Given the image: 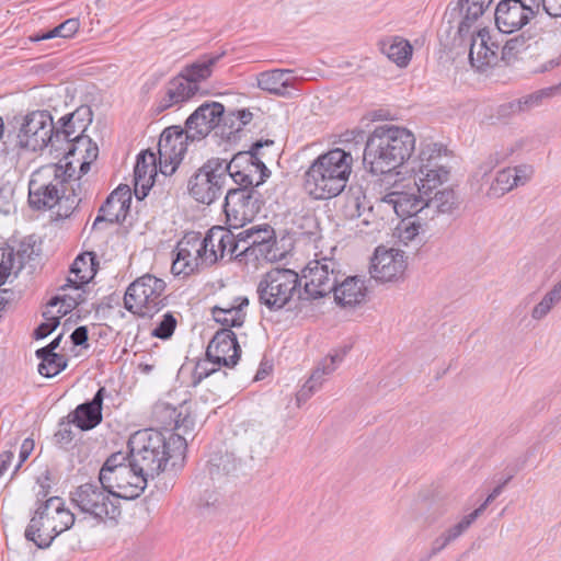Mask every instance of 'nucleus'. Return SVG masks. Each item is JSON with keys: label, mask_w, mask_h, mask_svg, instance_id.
I'll return each mask as SVG.
<instances>
[{"label": "nucleus", "mask_w": 561, "mask_h": 561, "mask_svg": "<svg viewBox=\"0 0 561 561\" xmlns=\"http://www.w3.org/2000/svg\"><path fill=\"white\" fill-rule=\"evenodd\" d=\"M415 141L414 134L405 127L376 126L365 145L364 164L375 175L391 173L411 158Z\"/></svg>", "instance_id": "obj_1"}, {"label": "nucleus", "mask_w": 561, "mask_h": 561, "mask_svg": "<svg viewBox=\"0 0 561 561\" xmlns=\"http://www.w3.org/2000/svg\"><path fill=\"white\" fill-rule=\"evenodd\" d=\"M187 447L186 440L180 434H169L146 428L137 431L128 439L129 453L134 467L148 479H153L167 469L170 460L173 466L176 460H183Z\"/></svg>", "instance_id": "obj_2"}, {"label": "nucleus", "mask_w": 561, "mask_h": 561, "mask_svg": "<svg viewBox=\"0 0 561 561\" xmlns=\"http://www.w3.org/2000/svg\"><path fill=\"white\" fill-rule=\"evenodd\" d=\"M353 157L341 148L320 154L305 173V190L314 199L340 195L352 172Z\"/></svg>", "instance_id": "obj_3"}, {"label": "nucleus", "mask_w": 561, "mask_h": 561, "mask_svg": "<svg viewBox=\"0 0 561 561\" xmlns=\"http://www.w3.org/2000/svg\"><path fill=\"white\" fill-rule=\"evenodd\" d=\"M75 519V514L65 507L61 497L50 496L47 500L38 497L37 507L24 536L37 548L46 549L58 535L72 527Z\"/></svg>", "instance_id": "obj_4"}, {"label": "nucleus", "mask_w": 561, "mask_h": 561, "mask_svg": "<svg viewBox=\"0 0 561 561\" xmlns=\"http://www.w3.org/2000/svg\"><path fill=\"white\" fill-rule=\"evenodd\" d=\"M148 478L134 467L125 453L112 454L103 463L99 482L108 488L115 499L134 500L146 489Z\"/></svg>", "instance_id": "obj_5"}, {"label": "nucleus", "mask_w": 561, "mask_h": 561, "mask_svg": "<svg viewBox=\"0 0 561 561\" xmlns=\"http://www.w3.org/2000/svg\"><path fill=\"white\" fill-rule=\"evenodd\" d=\"M299 275L289 268L275 267L265 273L256 286L260 305L272 312L283 310L297 296L304 299Z\"/></svg>", "instance_id": "obj_6"}, {"label": "nucleus", "mask_w": 561, "mask_h": 561, "mask_svg": "<svg viewBox=\"0 0 561 561\" xmlns=\"http://www.w3.org/2000/svg\"><path fill=\"white\" fill-rule=\"evenodd\" d=\"M167 284L162 278L145 274L129 284L124 296V307L139 317H152L167 305Z\"/></svg>", "instance_id": "obj_7"}, {"label": "nucleus", "mask_w": 561, "mask_h": 561, "mask_svg": "<svg viewBox=\"0 0 561 561\" xmlns=\"http://www.w3.org/2000/svg\"><path fill=\"white\" fill-rule=\"evenodd\" d=\"M273 145V140H260L254 142L250 150L236 153L229 162L224 159L226 175H229L240 187L248 190H254L263 184L271 175V171L262 161L261 149Z\"/></svg>", "instance_id": "obj_8"}, {"label": "nucleus", "mask_w": 561, "mask_h": 561, "mask_svg": "<svg viewBox=\"0 0 561 561\" xmlns=\"http://www.w3.org/2000/svg\"><path fill=\"white\" fill-rule=\"evenodd\" d=\"M68 169L50 163L36 170L28 182V204L33 209H50L64 194V182L71 178Z\"/></svg>", "instance_id": "obj_9"}, {"label": "nucleus", "mask_w": 561, "mask_h": 561, "mask_svg": "<svg viewBox=\"0 0 561 561\" xmlns=\"http://www.w3.org/2000/svg\"><path fill=\"white\" fill-rule=\"evenodd\" d=\"M16 124L15 148L36 152L51 146L54 118L46 110H36L14 117Z\"/></svg>", "instance_id": "obj_10"}, {"label": "nucleus", "mask_w": 561, "mask_h": 561, "mask_svg": "<svg viewBox=\"0 0 561 561\" xmlns=\"http://www.w3.org/2000/svg\"><path fill=\"white\" fill-rule=\"evenodd\" d=\"M343 276L341 265L333 257L316 254L302 270L304 299L316 300L332 293Z\"/></svg>", "instance_id": "obj_11"}, {"label": "nucleus", "mask_w": 561, "mask_h": 561, "mask_svg": "<svg viewBox=\"0 0 561 561\" xmlns=\"http://www.w3.org/2000/svg\"><path fill=\"white\" fill-rule=\"evenodd\" d=\"M71 501L82 513L98 520L115 519L121 514L117 499L101 483L99 485L95 482H88L79 485L72 492Z\"/></svg>", "instance_id": "obj_12"}, {"label": "nucleus", "mask_w": 561, "mask_h": 561, "mask_svg": "<svg viewBox=\"0 0 561 561\" xmlns=\"http://www.w3.org/2000/svg\"><path fill=\"white\" fill-rule=\"evenodd\" d=\"M226 181L224 159L213 158L190 178L188 193L197 203L210 205L221 196Z\"/></svg>", "instance_id": "obj_13"}, {"label": "nucleus", "mask_w": 561, "mask_h": 561, "mask_svg": "<svg viewBox=\"0 0 561 561\" xmlns=\"http://www.w3.org/2000/svg\"><path fill=\"white\" fill-rule=\"evenodd\" d=\"M261 195L255 190L244 187L229 190L224 204L229 227L238 229L251 222L261 210Z\"/></svg>", "instance_id": "obj_14"}, {"label": "nucleus", "mask_w": 561, "mask_h": 561, "mask_svg": "<svg viewBox=\"0 0 561 561\" xmlns=\"http://www.w3.org/2000/svg\"><path fill=\"white\" fill-rule=\"evenodd\" d=\"M190 139L185 128L180 126L167 127L158 142L159 169L164 175H171L182 161Z\"/></svg>", "instance_id": "obj_15"}, {"label": "nucleus", "mask_w": 561, "mask_h": 561, "mask_svg": "<svg viewBox=\"0 0 561 561\" xmlns=\"http://www.w3.org/2000/svg\"><path fill=\"white\" fill-rule=\"evenodd\" d=\"M204 245V262L206 266L215 264L219 259L240 256V241L230 229L221 226H214L202 239Z\"/></svg>", "instance_id": "obj_16"}, {"label": "nucleus", "mask_w": 561, "mask_h": 561, "mask_svg": "<svg viewBox=\"0 0 561 561\" xmlns=\"http://www.w3.org/2000/svg\"><path fill=\"white\" fill-rule=\"evenodd\" d=\"M407 265L403 251L378 247L370 262L369 274L381 283L397 282L403 277Z\"/></svg>", "instance_id": "obj_17"}, {"label": "nucleus", "mask_w": 561, "mask_h": 561, "mask_svg": "<svg viewBox=\"0 0 561 561\" xmlns=\"http://www.w3.org/2000/svg\"><path fill=\"white\" fill-rule=\"evenodd\" d=\"M225 107L219 102H205L185 121V130L191 141L204 139L214 128L224 122Z\"/></svg>", "instance_id": "obj_18"}, {"label": "nucleus", "mask_w": 561, "mask_h": 561, "mask_svg": "<svg viewBox=\"0 0 561 561\" xmlns=\"http://www.w3.org/2000/svg\"><path fill=\"white\" fill-rule=\"evenodd\" d=\"M240 354L241 348L237 341L236 333L230 329L218 330L206 350V357L210 363L226 367L236 366Z\"/></svg>", "instance_id": "obj_19"}, {"label": "nucleus", "mask_w": 561, "mask_h": 561, "mask_svg": "<svg viewBox=\"0 0 561 561\" xmlns=\"http://www.w3.org/2000/svg\"><path fill=\"white\" fill-rule=\"evenodd\" d=\"M533 16L534 10L522 0H502L495 10V24L501 33L511 34L525 26Z\"/></svg>", "instance_id": "obj_20"}, {"label": "nucleus", "mask_w": 561, "mask_h": 561, "mask_svg": "<svg viewBox=\"0 0 561 561\" xmlns=\"http://www.w3.org/2000/svg\"><path fill=\"white\" fill-rule=\"evenodd\" d=\"M199 91V85H193L184 76L179 73L167 82L158 95L153 112L159 115L164 111L191 100Z\"/></svg>", "instance_id": "obj_21"}, {"label": "nucleus", "mask_w": 561, "mask_h": 561, "mask_svg": "<svg viewBox=\"0 0 561 561\" xmlns=\"http://www.w3.org/2000/svg\"><path fill=\"white\" fill-rule=\"evenodd\" d=\"M131 202L130 188L127 185H119L106 198L99 209V214L92 228H98L102 222L114 225L125 219Z\"/></svg>", "instance_id": "obj_22"}, {"label": "nucleus", "mask_w": 561, "mask_h": 561, "mask_svg": "<svg viewBox=\"0 0 561 561\" xmlns=\"http://www.w3.org/2000/svg\"><path fill=\"white\" fill-rule=\"evenodd\" d=\"M534 175L530 164H519L514 168H504L496 173L488 190V196L500 198L518 186L526 185Z\"/></svg>", "instance_id": "obj_23"}, {"label": "nucleus", "mask_w": 561, "mask_h": 561, "mask_svg": "<svg viewBox=\"0 0 561 561\" xmlns=\"http://www.w3.org/2000/svg\"><path fill=\"white\" fill-rule=\"evenodd\" d=\"M344 355V352H335L318 363L309 379L296 394L298 405L306 402L313 393L321 389L327 377L331 376L342 363Z\"/></svg>", "instance_id": "obj_24"}, {"label": "nucleus", "mask_w": 561, "mask_h": 561, "mask_svg": "<svg viewBox=\"0 0 561 561\" xmlns=\"http://www.w3.org/2000/svg\"><path fill=\"white\" fill-rule=\"evenodd\" d=\"M154 415L165 427H171L173 432H169L168 435L180 434L186 440L185 435L194 431L195 420L186 404L179 408L171 407L168 403L157 404Z\"/></svg>", "instance_id": "obj_25"}, {"label": "nucleus", "mask_w": 561, "mask_h": 561, "mask_svg": "<svg viewBox=\"0 0 561 561\" xmlns=\"http://www.w3.org/2000/svg\"><path fill=\"white\" fill-rule=\"evenodd\" d=\"M427 194L415 192L392 191L380 198V203L389 207L399 217H412L425 213Z\"/></svg>", "instance_id": "obj_26"}, {"label": "nucleus", "mask_w": 561, "mask_h": 561, "mask_svg": "<svg viewBox=\"0 0 561 561\" xmlns=\"http://www.w3.org/2000/svg\"><path fill=\"white\" fill-rule=\"evenodd\" d=\"M240 244L243 243L240 254L256 255V251L264 255L270 252L275 242V231L267 225L252 226L238 234Z\"/></svg>", "instance_id": "obj_27"}, {"label": "nucleus", "mask_w": 561, "mask_h": 561, "mask_svg": "<svg viewBox=\"0 0 561 561\" xmlns=\"http://www.w3.org/2000/svg\"><path fill=\"white\" fill-rule=\"evenodd\" d=\"M469 59L472 67L478 70L496 65L499 44L491 41L490 31L486 27L480 28L476 36H472Z\"/></svg>", "instance_id": "obj_28"}, {"label": "nucleus", "mask_w": 561, "mask_h": 561, "mask_svg": "<svg viewBox=\"0 0 561 561\" xmlns=\"http://www.w3.org/2000/svg\"><path fill=\"white\" fill-rule=\"evenodd\" d=\"M104 393L105 388L101 387L91 401L79 404L75 411L68 415L70 422L81 431H90L96 427L103 419L102 405Z\"/></svg>", "instance_id": "obj_29"}, {"label": "nucleus", "mask_w": 561, "mask_h": 561, "mask_svg": "<svg viewBox=\"0 0 561 561\" xmlns=\"http://www.w3.org/2000/svg\"><path fill=\"white\" fill-rule=\"evenodd\" d=\"M157 175V158L150 150L138 154L134 169L135 195L138 199L145 198L154 183Z\"/></svg>", "instance_id": "obj_30"}, {"label": "nucleus", "mask_w": 561, "mask_h": 561, "mask_svg": "<svg viewBox=\"0 0 561 561\" xmlns=\"http://www.w3.org/2000/svg\"><path fill=\"white\" fill-rule=\"evenodd\" d=\"M334 301L342 308H353L365 301L367 287L358 276H348L335 285L332 290Z\"/></svg>", "instance_id": "obj_31"}, {"label": "nucleus", "mask_w": 561, "mask_h": 561, "mask_svg": "<svg viewBox=\"0 0 561 561\" xmlns=\"http://www.w3.org/2000/svg\"><path fill=\"white\" fill-rule=\"evenodd\" d=\"M290 69H273L260 72L256 76L257 87L271 94L277 96H289V88H293L295 79L290 78Z\"/></svg>", "instance_id": "obj_32"}, {"label": "nucleus", "mask_w": 561, "mask_h": 561, "mask_svg": "<svg viewBox=\"0 0 561 561\" xmlns=\"http://www.w3.org/2000/svg\"><path fill=\"white\" fill-rule=\"evenodd\" d=\"M222 56L224 53L203 55L196 61L186 65L180 73L193 85H199L201 82L211 77L215 66Z\"/></svg>", "instance_id": "obj_33"}, {"label": "nucleus", "mask_w": 561, "mask_h": 561, "mask_svg": "<svg viewBox=\"0 0 561 561\" xmlns=\"http://www.w3.org/2000/svg\"><path fill=\"white\" fill-rule=\"evenodd\" d=\"M459 207V199L453 188L435 190L434 195H426L425 216L430 214L450 215Z\"/></svg>", "instance_id": "obj_34"}, {"label": "nucleus", "mask_w": 561, "mask_h": 561, "mask_svg": "<svg viewBox=\"0 0 561 561\" xmlns=\"http://www.w3.org/2000/svg\"><path fill=\"white\" fill-rule=\"evenodd\" d=\"M176 254L181 260L192 264V268L197 271L201 266H206L204 262V245L197 233L186 234L176 245Z\"/></svg>", "instance_id": "obj_35"}, {"label": "nucleus", "mask_w": 561, "mask_h": 561, "mask_svg": "<svg viewBox=\"0 0 561 561\" xmlns=\"http://www.w3.org/2000/svg\"><path fill=\"white\" fill-rule=\"evenodd\" d=\"M447 150L438 144H425L421 147L417 159L413 162L411 171L438 170L447 168L445 160Z\"/></svg>", "instance_id": "obj_36"}, {"label": "nucleus", "mask_w": 561, "mask_h": 561, "mask_svg": "<svg viewBox=\"0 0 561 561\" xmlns=\"http://www.w3.org/2000/svg\"><path fill=\"white\" fill-rule=\"evenodd\" d=\"M75 114H67L62 116L58 124L60 126H56L54 124V140L51 147L56 150L64 149L62 142L67 144L68 152H72L73 150V141L80 142L83 138L77 133L73 123Z\"/></svg>", "instance_id": "obj_37"}, {"label": "nucleus", "mask_w": 561, "mask_h": 561, "mask_svg": "<svg viewBox=\"0 0 561 561\" xmlns=\"http://www.w3.org/2000/svg\"><path fill=\"white\" fill-rule=\"evenodd\" d=\"M414 185L417 192L422 194H432L449 179L448 168H438V170L412 171Z\"/></svg>", "instance_id": "obj_38"}, {"label": "nucleus", "mask_w": 561, "mask_h": 561, "mask_svg": "<svg viewBox=\"0 0 561 561\" xmlns=\"http://www.w3.org/2000/svg\"><path fill=\"white\" fill-rule=\"evenodd\" d=\"M492 0H458L463 18L458 26V34L465 37L470 34L473 23L484 13Z\"/></svg>", "instance_id": "obj_39"}, {"label": "nucleus", "mask_w": 561, "mask_h": 561, "mask_svg": "<svg viewBox=\"0 0 561 561\" xmlns=\"http://www.w3.org/2000/svg\"><path fill=\"white\" fill-rule=\"evenodd\" d=\"M380 50L399 67L408 66L412 57V46L401 37H391L380 42Z\"/></svg>", "instance_id": "obj_40"}, {"label": "nucleus", "mask_w": 561, "mask_h": 561, "mask_svg": "<svg viewBox=\"0 0 561 561\" xmlns=\"http://www.w3.org/2000/svg\"><path fill=\"white\" fill-rule=\"evenodd\" d=\"M249 305L247 297L239 296V301L236 304V308L219 309L213 311V318L217 323H220L222 329L240 328L244 323L247 312L244 308Z\"/></svg>", "instance_id": "obj_41"}, {"label": "nucleus", "mask_w": 561, "mask_h": 561, "mask_svg": "<svg viewBox=\"0 0 561 561\" xmlns=\"http://www.w3.org/2000/svg\"><path fill=\"white\" fill-rule=\"evenodd\" d=\"M92 277L93 270L91 264H89L84 255H79L71 264L70 276L67 278V284L64 285L62 288L73 287L78 290L83 285L88 284Z\"/></svg>", "instance_id": "obj_42"}, {"label": "nucleus", "mask_w": 561, "mask_h": 561, "mask_svg": "<svg viewBox=\"0 0 561 561\" xmlns=\"http://www.w3.org/2000/svg\"><path fill=\"white\" fill-rule=\"evenodd\" d=\"M561 302V278L543 295L541 300L534 306L530 316L534 320L545 319L551 310Z\"/></svg>", "instance_id": "obj_43"}, {"label": "nucleus", "mask_w": 561, "mask_h": 561, "mask_svg": "<svg viewBox=\"0 0 561 561\" xmlns=\"http://www.w3.org/2000/svg\"><path fill=\"white\" fill-rule=\"evenodd\" d=\"M207 470L211 480L220 481L237 470L236 459L228 454L215 456L208 461Z\"/></svg>", "instance_id": "obj_44"}, {"label": "nucleus", "mask_w": 561, "mask_h": 561, "mask_svg": "<svg viewBox=\"0 0 561 561\" xmlns=\"http://www.w3.org/2000/svg\"><path fill=\"white\" fill-rule=\"evenodd\" d=\"M36 357L42 360L38 365V373L44 377H54L67 367V358L57 353L43 354Z\"/></svg>", "instance_id": "obj_45"}, {"label": "nucleus", "mask_w": 561, "mask_h": 561, "mask_svg": "<svg viewBox=\"0 0 561 561\" xmlns=\"http://www.w3.org/2000/svg\"><path fill=\"white\" fill-rule=\"evenodd\" d=\"M80 27V21L77 18H71L57 25L53 30L44 33L41 36H36L34 41L50 39L54 37L70 38L72 37Z\"/></svg>", "instance_id": "obj_46"}, {"label": "nucleus", "mask_w": 561, "mask_h": 561, "mask_svg": "<svg viewBox=\"0 0 561 561\" xmlns=\"http://www.w3.org/2000/svg\"><path fill=\"white\" fill-rule=\"evenodd\" d=\"M14 268H22V256L12 250L4 252L0 262V285L7 282Z\"/></svg>", "instance_id": "obj_47"}, {"label": "nucleus", "mask_w": 561, "mask_h": 561, "mask_svg": "<svg viewBox=\"0 0 561 561\" xmlns=\"http://www.w3.org/2000/svg\"><path fill=\"white\" fill-rule=\"evenodd\" d=\"M176 323L175 317L171 312H167L152 330L151 334L161 340L170 339L176 328Z\"/></svg>", "instance_id": "obj_48"}, {"label": "nucleus", "mask_w": 561, "mask_h": 561, "mask_svg": "<svg viewBox=\"0 0 561 561\" xmlns=\"http://www.w3.org/2000/svg\"><path fill=\"white\" fill-rule=\"evenodd\" d=\"M476 522V518L468 514L461 518L457 524L450 526L446 530L443 531L447 542L450 545L455 540H457L460 536H462L468 528Z\"/></svg>", "instance_id": "obj_49"}, {"label": "nucleus", "mask_w": 561, "mask_h": 561, "mask_svg": "<svg viewBox=\"0 0 561 561\" xmlns=\"http://www.w3.org/2000/svg\"><path fill=\"white\" fill-rule=\"evenodd\" d=\"M476 522V518L468 514L461 518L457 524L450 526L446 530L443 531L447 542L450 545L455 540H457L460 536H462L468 528Z\"/></svg>", "instance_id": "obj_50"}, {"label": "nucleus", "mask_w": 561, "mask_h": 561, "mask_svg": "<svg viewBox=\"0 0 561 561\" xmlns=\"http://www.w3.org/2000/svg\"><path fill=\"white\" fill-rule=\"evenodd\" d=\"M528 38L524 35L515 36L508 39L502 48V58L511 60L517 54L522 53L528 47Z\"/></svg>", "instance_id": "obj_51"}, {"label": "nucleus", "mask_w": 561, "mask_h": 561, "mask_svg": "<svg viewBox=\"0 0 561 561\" xmlns=\"http://www.w3.org/2000/svg\"><path fill=\"white\" fill-rule=\"evenodd\" d=\"M81 301H83L82 294H78L77 297H71L65 295L64 297H53L48 306L49 307H56L57 305L61 304L60 308L58 309V317L66 316L68 312H70L72 309H75Z\"/></svg>", "instance_id": "obj_52"}, {"label": "nucleus", "mask_w": 561, "mask_h": 561, "mask_svg": "<svg viewBox=\"0 0 561 561\" xmlns=\"http://www.w3.org/2000/svg\"><path fill=\"white\" fill-rule=\"evenodd\" d=\"M298 236L307 237L309 240L316 241L319 238V225L313 216H302L298 224Z\"/></svg>", "instance_id": "obj_53"}, {"label": "nucleus", "mask_w": 561, "mask_h": 561, "mask_svg": "<svg viewBox=\"0 0 561 561\" xmlns=\"http://www.w3.org/2000/svg\"><path fill=\"white\" fill-rule=\"evenodd\" d=\"M546 96L545 89L511 103L513 112H523L538 105Z\"/></svg>", "instance_id": "obj_54"}, {"label": "nucleus", "mask_w": 561, "mask_h": 561, "mask_svg": "<svg viewBox=\"0 0 561 561\" xmlns=\"http://www.w3.org/2000/svg\"><path fill=\"white\" fill-rule=\"evenodd\" d=\"M421 227V224L414 221H402L397 228L400 242L404 244L412 242L419 236Z\"/></svg>", "instance_id": "obj_55"}, {"label": "nucleus", "mask_w": 561, "mask_h": 561, "mask_svg": "<svg viewBox=\"0 0 561 561\" xmlns=\"http://www.w3.org/2000/svg\"><path fill=\"white\" fill-rule=\"evenodd\" d=\"M210 360H208V358L206 360H202V362H198L193 370V375H192V382L194 386L198 385L199 382H202L203 379L205 378H208L210 376H214V375H221V376H226V373H221L219 369L217 368H209L208 367V363Z\"/></svg>", "instance_id": "obj_56"}, {"label": "nucleus", "mask_w": 561, "mask_h": 561, "mask_svg": "<svg viewBox=\"0 0 561 561\" xmlns=\"http://www.w3.org/2000/svg\"><path fill=\"white\" fill-rule=\"evenodd\" d=\"M501 163H503L502 160H500L497 153L493 150L481 160L477 168V174L481 175V178H485Z\"/></svg>", "instance_id": "obj_57"}, {"label": "nucleus", "mask_w": 561, "mask_h": 561, "mask_svg": "<svg viewBox=\"0 0 561 561\" xmlns=\"http://www.w3.org/2000/svg\"><path fill=\"white\" fill-rule=\"evenodd\" d=\"M43 316L46 318V322L41 323L34 331V337L36 340L44 339L49 335L58 325L60 317H48V312H44Z\"/></svg>", "instance_id": "obj_58"}, {"label": "nucleus", "mask_w": 561, "mask_h": 561, "mask_svg": "<svg viewBox=\"0 0 561 561\" xmlns=\"http://www.w3.org/2000/svg\"><path fill=\"white\" fill-rule=\"evenodd\" d=\"M233 118H236L237 122L236 130L240 131L252 121L253 114L249 110L231 111L225 114L224 122L227 124L228 121H232Z\"/></svg>", "instance_id": "obj_59"}, {"label": "nucleus", "mask_w": 561, "mask_h": 561, "mask_svg": "<svg viewBox=\"0 0 561 561\" xmlns=\"http://www.w3.org/2000/svg\"><path fill=\"white\" fill-rule=\"evenodd\" d=\"M524 147V140H515L507 144L502 145L499 148H495V152L497 153L500 160L502 162L507 161L511 157H513L515 153L519 152Z\"/></svg>", "instance_id": "obj_60"}, {"label": "nucleus", "mask_w": 561, "mask_h": 561, "mask_svg": "<svg viewBox=\"0 0 561 561\" xmlns=\"http://www.w3.org/2000/svg\"><path fill=\"white\" fill-rule=\"evenodd\" d=\"M71 423L70 419H68V422L61 421L59 423V428L55 434L57 444L67 445L73 439V432L70 426Z\"/></svg>", "instance_id": "obj_61"}, {"label": "nucleus", "mask_w": 561, "mask_h": 561, "mask_svg": "<svg viewBox=\"0 0 561 561\" xmlns=\"http://www.w3.org/2000/svg\"><path fill=\"white\" fill-rule=\"evenodd\" d=\"M510 480H511V477H508L506 480H504L502 484L494 488L493 491L488 495L485 501L470 514L477 519L485 511L488 505L490 503H492L501 494L503 488Z\"/></svg>", "instance_id": "obj_62"}, {"label": "nucleus", "mask_w": 561, "mask_h": 561, "mask_svg": "<svg viewBox=\"0 0 561 561\" xmlns=\"http://www.w3.org/2000/svg\"><path fill=\"white\" fill-rule=\"evenodd\" d=\"M34 446H35V444L32 438H25L22 442L21 447H20V453H19V462L15 466L14 472H16L21 468L23 462L30 457V455L34 450Z\"/></svg>", "instance_id": "obj_63"}, {"label": "nucleus", "mask_w": 561, "mask_h": 561, "mask_svg": "<svg viewBox=\"0 0 561 561\" xmlns=\"http://www.w3.org/2000/svg\"><path fill=\"white\" fill-rule=\"evenodd\" d=\"M171 271L174 275H190L194 273L192 264H188L187 261L181 260V257L178 254L172 263Z\"/></svg>", "instance_id": "obj_64"}]
</instances>
